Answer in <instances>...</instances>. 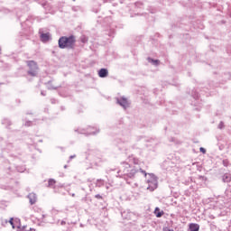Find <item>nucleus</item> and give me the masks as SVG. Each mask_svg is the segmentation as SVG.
Wrapping results in <instances>:
<instances>
[{"label": "nucleus", "mask_w": 231, "mask_h": 231, "mask_svg": "<svg viewBox=\"0 0 231 231\" xmlns=\"http://www.w3.org/2000/svg\"><path fill=\"white\" fill-rule=\"evenodd\" d=\"M76 43L77 37H75V35L61 36L58 41L59 48H60V50H73Z\"/></svg>", "instance_id": "1"}, {"label": "nucleus", "mask_w": 231, "mask_h": 231, "mask_svg": "<svg viewBox=\"0 0 231 231\" xmlns=\"http://www.w3.org/2000/svg\"><path fill=\"white\" fill-rule=\"evenodd\" d=\"M120 172H123V174L125 176H127L128 178H133L134 174L138 172H141L142 174H143L145 178L147 177V172L145 171L142 169L136 170L127 162H123L121 164Z\"/></svg>", "instance_id": "2"}, {"label": "nucleus", "mask_w": 231, "mask_h": 231, "mask_svg": "<svg viewBox=\"0 0 231 231\" xmlns=\"http://www.w3.org/2000/svg\"><path fill=\"white\" fill-rule=\"evenodd\" d=\"M148 176H150V180H147V183H148L147 189L152 192L156 190V189H158V178L154 176V174L152 173H149Z\"/></svg>", "instance_id": "3"}, {"label": "nucleus", "mask_w": 231, "mask_h": 231, "mask_svg": "<svg viewBox=\"0 0 231 231\" xmlns=\"http://www.w3.org/2000/svg\"><path fill=\"white\" fill-rule=\"evenodd\" d=\"M39 74V66H37V63L33 60L30 61V75L31 77H37Z\"/></svg>", "instance_id": "4"}, {"label": "nucleus", "mask_w": 231, "mask_h": 231, "mask_svg": "<svg viewBox=\"0 0 231 231\" xmlns=\"http://www.w3.org/2000/svg\"><path fill=\"white\" fill-rule=\"evenodd\" d=\"M33 210L36 213L32 214V217H35L36 219H38V221H41V219H42L44 217V215L41 214V208H39L38 207H34Z\"/></svg>", "instance_id": "5"}, {"label": "nucleus", "mask_w": 231, "mask_h": 231, "mask_svg": "<svg viewBox=\"0 0 231 231\" xmlns=\"http://www.w3.org/2000/svg\"><path fill=\"white\" fill-rule=\"evenodd\" d=\"M9 223L13 226V228H21V219L19 218H15L14 220V217H11Z\"/></svg>", "instance_id": "6"}, {"label": "nucleus", "mask_w": 231, "mask_h": 231, "mask_svg": "<svg viewBox=\"0 0 231 231\" xmlns=\"http://www.w3.org/2000/svg\"><path fill=\"white\" fill-rule=\"evenodd\" d=\"M40 39L42 42H48L51 39V34L50 32H40Z\"/></svg>", "instance_id": "7"}, {"label": "nucleus", "mask_w": 231, "mask_h": 231, "mask_svg": "<svg viewBox=\"0 0 231 231\" xmlns=\"http://www.w3.org/2000/svg\"><path fill=\"white\" fill-rule=\"evenodd\" d=\"M117 104L121 106V107H124V109H127L129 107V101H127V98L122 97L120 99L117 98Z\"/></svg>", "instance_id": "8"}, {"label": "nucleus", "mask_w": 231, "mask_h": 231, "mask_svg": "<svg viewBox=\"0 0 231 231\" xmlns=\"http://www.w3.org/2000/svg\"><path fill=\"white\" fill-rule=\"evenodd\" d=\"M109 75V71L107 70V69H101L98 71V76L100 77V79H106V77H107Z\"/></svg>", "instance_id": "9"}, {"label": "nucleus", "mask_w": 231, "mask_h": 231, "mask_svg": "<svg viewBox=\"0 0 231 231\" xmlns=\"http://www.w3.org/2000/svg\"><path fill=\"white\" fill-rule=\"evenodd\" d=\"M30 203L31 205H33L37 202V195L35 193H31L30 194Z\"/></svg>", "instance_id": "10"}, {"label": "nucleus", "mask_w": 231, "mask_h": 231, "mask_svg": "<svg viewBox=\"0 0 231 231\" xmlns=\"http://www.w3.org/2000/svg\"><path fill=\"white\" fill-rule=\"evenodd\" d=\"M189 231H199V225L198 224H189Z\"/></svg>", "instance_id": "11"}, {"label": "nucleus", "mask_w": 231, "mask_h": 231, "mask_svg": "<svg viewBox=\"0 0 231 231\" xmlns=\"http://www.w3.org/2000/svg\"><path fill=\"white\" fill-rule=\"evenodd\" d=\"M154 214L156 215V217H162V216H163V211H160V208H156Z\"/></svg>", "instance_id": "12"}, {"label": "nucleus", "mask_w": 231, "mask_h": 231, "mask_svg": "<svg viewBox=\"0 0 231 231\" xmlns=\"http://www.w3.org/2000/svg\"><path fill=\"white\" fill-rule=\"evenodd\" d=\"M222 180L225 183H229V181L231 180V177L229 174H224Z\"/></svg>", "instance_id": "13"}, {"label": "nucleus", "mask_w": 231, "mask_h": 231, "mask_svg": "<svg viewBox=\"0 0 231 231\" xmlns=\"http://www.w3.org/2000/svg\"><path fill=\"white\" fill-rule=\"evenodd\" d=\"M149 62H152V64H153V66H158L160 64V60H152L151 58L148 59Z\"/></svg>", "instance_id": "14"}, {"label": "nucleus", "mask_w": 231, "mask_h": 231, "mask_svg": "<svg viewBox=\"0 0 231 231\" xmlns=\"http://www.w3.org/2000/svg\"><path fill=\"white\" fill-rule=\"evenodd\" d=\"M55 183H57V181H55V180L53 179H50L49 182H48V187H55Z\"/></svg>", "instance_id": "15"}, {"label": "nucleus", "mask_w": 231, "mask_h": 231, "mask_svg": "<svg viewBox=\"0 0 231 231\" xmlns=\"http://www.w3.org/2000/svg\"><path fill=\"white\" fill-rule=\"evenodd\" d=\"M2 124H3L4 125H12V122H10V120H8V119H4V120L2 121Z\"/></svg>", "instance_id": "16"}, {"label": "nucleus", "mask_w": 231, "mask_h": 231, "mask_svg": "<svg viewBox=\"0 0 231 231\" xmlns=\"http://www.w3.org/2000/svg\"><path fill=\"white\" fill-rule=\"evenodd\" d=\"M96 185L97 187H102L104 185V180H97Z\"/></svg>", "instance_id": "17"}, {"label": "nucleus", "mask_w": 231, "mask_h": 231, "mask_svg": "<svg viewBox=\"0 0 231 231\" xmlns=\"http://www.w3.org/2000/svg\"><path fill=\"white\" fill-rule=\"evenodd\" d=\"M80 41H81V42H83V44H86V42H88V37L83 35V36H81Z\"/></svg>", "instance_id": "18"}, {"label": "nucleus", "mask_w": 231, "mask_h": 231, "mask_svg": "<svg viewBox=\"0 0 231 231\" xmlns=\"http://www.w3.org/2000/svg\"><path fill=\"white\" fill-rule=\"evenodd\" d=\"M225 128V123H223V121H221L218 125V129H224Z\"/></svg>", "instance_id": "19"}, {"label": "nucleus", "mask_w": 231, "mask_h": 231, "mask_svg": "<svg viewBox=\"0 0 231 231\" xmlns=\"http://www.w3.org/2000/svg\"><path fill=\"white\" fill-rule=\"evenodd\" d=\"M28 23V20H26V22L22 23V28H23V30H26V23Z\"/></svg>", "instance_id": "20"}, {"label": "nucleus", "mask_w": 231, "mask_h": 231, "mask_svg": "<svg viewBox=\"0 0 231 231\" xmlns=\"http://www.w3.org/2000/svg\"><path fill=\"white\" fill-rule=\"evenodd\" d=\"M95 198L96 199H102V196L100 194H97Z\"/></svg>", "instance_id": "21"}, {"label": "nucleus", "mask_w": 231, "mask_h": 231, "mask_svg": "<svg viewBox=\"0 0 231 231\" xmlns=\"http://www.w3.org/2000/svg\"><path fill=\"white\" fill-rule=\"evenodd\" d=\"M200 152H203V154H205V152H207V150L203 147H200Z\"/></svg>", "instance_id": "22"}, {"label": "nucleus", "mask_w": 231, "mask_h": 231, "mask_svg": "<svg viewBox=\"0 0 231 231\" xmlns=\"http://www.w3.org/2000/svg\"><path fill=\"white\" fill-rule=\"evenodd\" d=\"M88 134H97V133L94 132V131L89 130V131L88 132Z\"/></svg>", "instance_id": "23"}, {"label": "nucleus", "mask_w": 231, "mask_h": 231, "mask_svg": "<svg viewBox=\"0 0 231 231\" xmlns=\"http://www.w3.org/2000/svg\"><path fill=\"white\" fill-rule=\"evenodd\" d=\"M163 231H174L173 229H171V228H169V227H164L163 228Z\"/></svg>", "instance_id": "24"}, {"label": "nucleus", "mask_w": 231, "mask_h": 231, "mask_svg": "<svg viewBox=\"0 0 231 231\" xmlns=\"http://www.w3.org/2000/svg\"><path fill=\"white\" fill-rule=\"evenodd\" d=\"M76 156H77V155H71V156L69 157V160H73V158H76Z\"/></svg>", "instance_id": "25"}, {"label": "nucleus", "mask_w": 231, "mask_h": 231, "mask_svg": "<svg viewBox=\"0 0 231 231\" xmlns=\"http://www.w3.org/2000/svg\"><path fill=\"white\" fill-rule=\"evenodd\" d=\"M25 125L30 126V122H26Z\"/></svg>", "instance_id": "26"}, {"label": "nucleus", "mask_w": 231, "mask_h": 231, "mask_svg": "<svg viewBox=\"0 0 231 231\" xmlns=\"http://www.w3.org/2000/svg\"><path fill=\"white\" fill-rule=\"evenodd\" d=\"M26 63H27V66H30V61L29 60H27Z\"/></svg>", "instance_id": "27"}, {"label": "nucleus", "mask_w": 231, "mask_h": 231, "mask_svg": "<svg viewBox=\"0 0 231 231\" xmlns=\"http://www.w3.org/2000/svg\"><path fill=\"white\" fill-rule=\"evenodd\" d=\"M30 231H35V229H33V228H30Z\"/></svg>", "instance_id": "28"}, {"label": "nucleus", "mask_w": 231, "mask_h": 231, "mask_svg": "<svg viewBox=\"0 0 231 231\" xmlns=\"http://www.w3.org/2000/svg\"><path fill=\"white\" fill-rule=\"evenodd\" d=\"M42 95H43V97H44L46 94H44V92H42Z\"/></svg>", "instance_id": "29"}, {"label": "nucleus", "mask_w": 231, "mask_h": 231, "mask_svg": "<svg viewBox=\"0 0 231 231\" xmlns=\"http://www.w3.org/2000/svg\"><path fill=\"white\" fill-rule=\"evenodd\" d=\"M72 198H75V193L72 194Z\"/></svg>", "instance_id": "30"}, {"label": "nucleus", "mask_w": 231, "mask_h": 231, "mask_svg": "<svg viewBox=\"0 0 231 231\" xmlns=\"http://www.w3.org/2000/svg\"><path fill=\"white\" fill-rule=\"evenodd\" d=\"M27 198L30 199V194L27 195Z\"/></svg>", "instance_id": "31"}, {"label": "nucleus", "mask_w": 231, "mask_h": 231, "mask_svg": "<svg viewBox=\"0 0 231 231\" xmlns=\"http://www.w3.org/2000/svg\"><path fill=\"white\" fill-rule=\"evenodd\" d=\"M28 75H30V70L27 71Z\"/></svg>", "instance_id": "32"}, {"label": "nucleus", "mask_w": 231, "mask_h": 231, "mask_svg": "<svg viewBox=\"0 0 231 231\" xmlns=\"http://www.w3.org/2000/svg\"><path fill=\"white\" fill-rule=\"evenodd\" d=\"M67 167H68V166H67V165H65V166H64V169H66Z\"/></svg>", "instance_id": "33"}, {"label": "nucleus", "mask_w": 231, "mask_h": 231, "mask_svg": "<svg viewBox=\"0 0 231 231\" xmlns=\"http://www.w3.org/2000/svg\"><path fill=\"white\" fill-rule=\"evenodd\" d=\"M52 89H57V88H52Z\"/></svg>", "instance_id": "34"}, {"label": "nucleus", "mask_w": 231, "mask_h": 231, "mask_svg": "<svg viewBox=\"0 0 231 231\" xmlns=\"http://www.w3.org/2000/svg\"><path fill=\"white\" fill-rule=\"evenodd\" d=\"M65 222H61V225H64Z\"/></svg>", "instance_id": "35"}, {"label": "nucleus", "mask_w": 231, "mask_h": 231, "mask_svg": "<svg viewBox=\"0 0 231 231\" xmlns=\"http://www.w3.org/2000/svg\"><path fill=\"white\" fill-rule=\"evenodd\" d=\"M90 129H95V128L92 127V128H90Z\"/></svg>", "instance_id": "36"}]
</instances>
